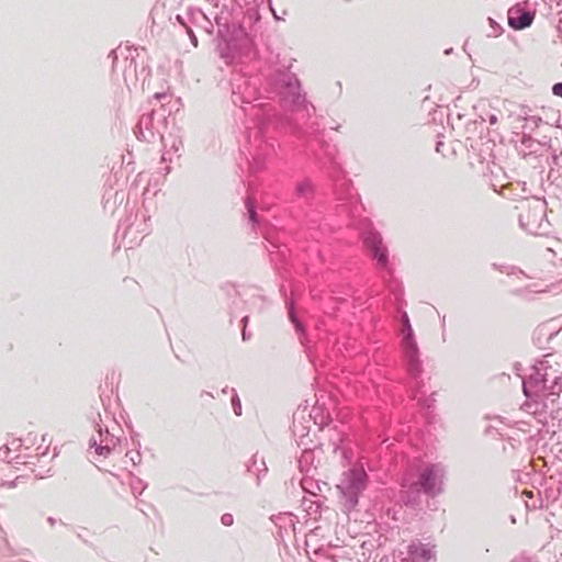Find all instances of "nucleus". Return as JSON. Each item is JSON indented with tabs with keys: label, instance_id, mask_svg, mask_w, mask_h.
<instances>
[{
	"label": "nucleus",
	"instance_id": "8",
	"mask_svg": "<svg viewBox=\"0 0 562 562\" xmlns=\"http://www.w3.org/2000/svg\"><path fill=\"white\" fill-rule=\"evenodd\" d=\"M334 193L336 199L344 203L351 204V212H358V200L359 196L353 192L352 182L350 179L342 177L339 179L338 177L334 178Z\"/></svg>",
	"mask_w": 562,
	"mask_h": 562
},
{
	"label": "nucleus",
	"instance_id": "24",
	"mask_svg": "<svg viewBox=\"0 0 562 562\" xmlns=\"http://www.w3.org/2000/svg\"><path fill=\"white\" fill-rule=\"evenodd\" d=\"M246 207H247L249 221L254 224L257 223L258 215H257L256 207H255L254 203L251 201L247 200Z\"/></svg>",
	"mask_w": 562,
	"mask_h": 562
},
{
	"label": "nucleus",
	"instance_id": "4",
	"mask_svg": "<svg viewBox=\"0 0 562 562\" xmlns=\"http://www.w3.org/2000/svg\"><path fill=\"white\" fill-rule=\"evenodd\" d=\"M368 474L363 468H351L344 473L337 488L340 494V502L347 512L356 508L359 496L367 488Z\"/></svg>",
	"mask_w": 562,
	"mask_h": 562
},
{
	"label": "nucleus",
	"instance_id": "42",
	"mask_svg": "<svg viewBox=\"0 0 562 562\" xmlns=\"http://www.w3.org/2000/svg\"><path fill=\"white\" fill-rule=\"evenodd\" d=\"M241 322L244 323V325H246V324H247V322H248V316H244V317L241 318Z\"/></svg>",
	"mask_w": 562,
	"mask_h": 562
},
{
	"label": "nucleus",
	"instance_id": "43",
	"mask_svg": "<svg viewBox=\"0 0 562 562\" xmlns=\"http://www.w3.org/2000/svg\"><path fill=\"white\" fill-rule=\"evenodd\" d=\"M246 336H248V333H246V330L244 329V330H243V339H244V340H246V339H247V337H246Z\"/></svg>",
	"mask_w": 562,
	"mask_h": 562
},
{
	"label": "nucleus",
	"instance_id": "45",
	"mask_svg": "<svg viewBox=\"0 0 562 562\" xmlns=\"http://www.w3.org/2000/svg\"><path fill=\"white\" fill-rule=\"evenodd\" d=\"M177 20L184 25V22H183L181 15H177Z\"/></svg>",
	"mask_w": 562,
	"mask_h": 562
},
{
	"label": "nucleus",
	"instance_id": "16",
	"mask_svg": "<svg viewBox=\"0 0 562 562\" xmlns=\"http://www.w3.org/2000/svg\"><path fill=\"white\" fill-rule=\"evenodd\" d=\"M361 237L363 240V246H382V236L380 232H378L371 223H366L361 231Z\"/></svg>",
	"mask_w": 562,
	"mask_h": 562
},
{
	"label": "nucleus",
	"instance_id": "17",
	"mask_svg": "<svg viewBox=\"0 0 562 562\" xmlns=\"http://www.w3.org/2000/svg\"><path fill=\"white\" fill-rule=\"evenodd\" d=\"M247 471L256 476V484L259 486L261 479L266 475L268 468L265 460L254 454L247 463Z\"/></svg>",
	"mask_w": 562,
	"mask_h": 562
},
{
	"label": "nucleus",
	"instance_id": "19",
	"mask_svg": "<svg viewBox=\"0 0 562 562\" xmlns=\"http://www.w3.org/2000/svg\"><path fill=\"white\" fill-rule=\"evenodd\" d=\"M319 131V125L316 122H312L307 130L303 128L299 123H291V132L299 138H307L310 134L316 135Z\"/></svg>",
	"mask_w": 562,
	"mask_h": 562
},
{
	"label": "nucleus",
	"instance_id": "38",
	"mask_svg": "<svg viewBox=\"0 0 562 562\" xmlns=\"http://www.w3.org/2000/svg\"><path fill=\"white\" fill-rule=\"evenodd\" d=\"M19 480H20V476H18L14 481H10V482H8V483H7V485H8L10 488H12V487L16 486L18 481H19Z\"/></svg>",
	"mask_w": 562,
	"mask_h": 562
},
{
	"label": "nucleus",
	"instance_id": "2",
	"mask_svg": "<svg viewBox=\"0 0 562 562\" xmlns=\"http://www.w3.org/2000/svg\"><path fill=\"white\" fill-rule=\"evenodd\" d=\"M401 322V351L406 370L409 376L414 380V387L416 389L414 397L417 398V401L422 403L424 406L430 407V401L426 400L425 402H422V397L418 396V394L422 393L423 387V381L419 380L423 373V362L420 360L419 347L416 341L415 334L406 312L402 313Z\"/></svg>",
	"mask_w": 562,
	"mask_h": 562
},
{
	"label": "nucleus",
	"instance_id": "36",
	"mask_svg": "<svg viewBox=\"0 0 562 562\" xmlns=\"http://www.w3.org/2000/svg\"><path fill=\"white\" fill-rule=\"evenodd\" d=\"M214 21H215V23L217 24L218 27L220 26H225V23H222V18L218 16L217 14L214 15Z\"/></svg>",
	"mask_w": 562,
	"mask_h": 562
},
{
	"label": "nucleus",
	"instance_id": "29",
	"mask_svg": "<svg viewBox=\"0 0 562 562\" xmlns=\"http://www.w3.org/2000/svg\"><path fill=\"white\" fill-rule=\"evenodd\" d=\"M239 90H240V87L236 86L235 83H233V95L236 97L237 94L240 93L241 94V100L245 101V102H249V97L250 95L246 97L245 93L244 92L241 93Z\"/></svg>",
	"mask_w": 562,
	"mask_h": 562
},
{
	"label": "nucleus",
	"instance_id": "12",
	"mask_svg": "<svg viewBox=\"0 0 562 562\" xmlns=\"http://www.w3.org/2000/svg\"><path fill=\"white\" fill-rule=\"evenodd\" d=\"M317 187L316 183L308 177L297 181L294 187L295 196L306 205H311L315 195Z\"/></svg>",
	"mask_w": 562,
	"mask_h": 562
},
{
	"label": "nucleus",
	"instance_id": "15",
	"mask_svg": "<svg viewBox=\"0 0 562 562\" xmlns=\"http://www.w3.org/2000/svg\"><path fill=\"white\" fill-rule=\"evenodd\" d=\"M285 305L288 308V317H289L290 322L293 324L295 331L299 335V339H300L301 344L303 346H305L306 345L305 327L296 315L294 302L292 300L286 301Z\"/></svg>",
	"mask_w": 562,
	"mask_h": 562
},
{
	"label": "nucleus",
	"instance_id": "21",
	"mask_svg": "<svg viewBox=\"0 0 562 562\" xmlns=\"http://www.w3.org/2000/svg\"><path fill=\"white\" fill-rule=\"evenodd\" d=\"M371 257L378 262V265L382 268H389V252L387 248H370Z\"/></svg>",
	"mask_w": 562,
	"mask_h": 562
},
{
	"label": "nucleus",
	"instance_id": "20",
	"mask_svg": "<svg viewBox=\"0 0 562 562\" xmlns=\"http://www.w3.org/2000/svg\"><path fill=\"white\" fill-rule=\"evenodd\" d=\"M322 148L325 151V156L330 162V169L337 173H344L341 166L336 161V149L330 148L325 142L322 143Z\"/></svg>",
	"mask_w": 562,
	"mask_h": 562
},
{
	"label": "nucleus",
	"instance_id": "28",
	"mask_svg": "<svg viewBox=\"0 0 562 562\" xmlns=\"http://www.w3.org/2000/svg\"><path fill=\"white\" fill-rule=\"evenodd\" d=\"M221 522L226 526V527H229L234 524V517L232 514L229 513H225L222 515L221 517Z\"/></svg>",
	"mask_w": 562,
	"mask_h": 562
},
{
	"label": "nucleus",
	"instance_id": "34",
	"mask_svg": "<svg viewBox=\"0 0 562 562\" xmlns=\"http://www.w3.org/2000/svg\"><path fill=\"white\" fill-rule=\"evenodd\" d=\"M188 34L190 36L191 43L196 47L198 46V38L193 31L191 29H188Z\"/></svg>",
	"mask_w": 562,
	"mask_h": 562
},
{
	"label": "nucleus",
	"instance_id": "11",
	"mask_svg": "<svg viewBox=\"0 0 562 562\" xmlns=\"http://www.w3.org/2000/svg\"><path fill=\"white\" fill-rule=\"evenodd\" d=\"M276 153V144L273 140H262L255 149L250 169L252 172H259L266 168L267 159Z\"/></svg>",
	"mask_w": 562,
	"mask_h": 562
},
{
	"label": "nucleus",
	"instance_id": "26",
	"mask_svg": "<svg viewBox=\"0 0 562 562\" xmlns=\"http://www.w3.org/2000/svg\"><path fill=\"white\" fill-rule=\"evenodd\" d=\"M488 22L491 27L493 29V32L488 34V36L497 37L502 34L503 29L492 19L488 18Z\"/></svg>",
	"mask_w": 562,
	"mask_h": 562
},
{
	"label": "nucleus",
	"instance_id": "37",
	"mask_svg": "<svg viewBox=\"0 0 562 562\" xmlns=\"http://www.w3.org/2000/svg\"><path fill=\"white\" fill-rule=\"evenodd\" d=\"M488 123H490L491 125L496 124V123H497V116H496L495 114H491V115L488 116Z\"/></svg>",
	"mask_w": 562,
	"mask_h": 562
},
{
	"label": "nucleus",
	"instance_id": "23",
	"mask_svg": "<svg viewBox=\"0 0 562 562\" xmlns=\"http://www.w3.org/2000/svg\"><path fill=\"white\" fill-rule=\"evenodd\" d=\"M231 403L235 415H241V402L235 389H231Z\"/></svg>",
	"mask_w": 562,
	"mask_h": 562
},
{
	"label": "nucleus",
	"instance_id": "32",
	"mask_svg": "<svg viewBox=\"0 0 562 562\" xmlns=\"http://www.w3.org/2000/svg\"><path fill=\"white\" fill-rule=\"evenodd\" d=\"M125 61L127 63V66L125 67V72H126L127 70H130V71H132V72H135V70H136V64L134 63V60H133V59H131V60H125Z\"/></svg>",
	"mask_w": 562,
	"mask_h": 562
},
{
	"label": "nucleus",
	"instance_id": "47",
	"mask_svg": "<svg viewBox=\"0 0 562 562\" xmlns=\"http://www.w3.org/2000/svg\"><path fill=\"white\" fill-rule=\"evenodd\" d=\"M36 477H40V479H44L46 475L45 474H42V473H38V474H35Z\"/></svg>",
	"mask_w": 562,
	"mask_h": 562
},
{
	"label": "nucleus",
	"instance_id": "5",
	"mask_svg": "<svg viewBox=\"0 0 562 562\" xmlns=\"http://www.w3.org/2000/svg\"><path fill=\"white\" fill-rule=\"evenodd\" d=\"M446 468L440 463L427 464L419 473L417 484L427 496L435 497L443 492Z\"/></svg>",
	"mask_w": 562,
	"mask_h": 562
},
{
	"label": "nucleus",
	"instance_id": "48",
	"mask_svg": "<svg viewBox=\"0 0 562 562\" xmlns=\"http://www.w3.org/2000/svg\"><path fill=\"white\" fill-rule=\"evenodd\" d=\"M559 261H560V262H559L558 265H559V266H562V258H560V259H559Z\"/></svg>",
	"mask_w": 562,
	"mask_h": 562
},
{
	"label": "nucleus",
	"instance_id": "22",
	"mask_svg": "<svg viewBox=\"0 0 562 562\" xmlns=\"http://www.w3.org/2000/svg\"><path fill=\"white\" fill-rule=\"evenodd\" d=\"M130 486L132 493L136 496L140 495L146 490L147 484L142 479L131 474Z\"/></svg>",
	"mask_w": 562,
	"mask_h": 562
},
{
	"label": "nucleus",
	"instance_id": "33",
	"mask_svg": "<svg viewBox=\"0 0 562 562\" xmlns=\"http://www.w3.org/2000/svg\"><path fill=\"white\" fill-rule=\"evenodd\" d=\"M9 452H10V448L8 446H3L0 448V457L3 458V459H7L9 456Z\"/></svg>",
	"mask_w": 562,
	"mask_h": 562
},
{
	"label": "nucleus",
	"instance_id": "3",
	"mask_svg": "<svg viewBox=\"0 0 562 562\" xmlns=\"http://www.w3.org/2000/svg\"><path fill=\"white\" fill-rule=\"evenodd\" d=\"M274 82L280 89L282 99L293 111H304L308 117L315 112L314 105L310 103L305 94L301 92V83L294 74L290 71H278L274 77Z\"/></svg>",
	"mask_w": 562,
	"mask_h": 562
},
{
	"label": "nucleus",
	"instance_id": "49",
	"mask_svg": "<svg viewBox=\"0 0 562 562\" xmlns=\"http://www.w3.org/2000/svg\"><path fill=\"white\" fill-rule=\"evenodd\" d=\"M561 284H562V280H561ZM561 291H562V286H561Z\"/></svg>",
	"mask_w": 562,
	"mask_h": 562
},
{
	"label": "nucleus",
	"instance_id": "27",
	"mask_svg": "<svg viewBox=\"0 0 562 562\" xmlns=\"http://www.w3.org/2000/svg\"><path fill=\"white\" fill-rule=\"evenodd\" d=\"M126 457L133 462L134 465L139 464L142 461V456L139 451H131L126 453Z\"/></svg>",
	"mask_w": 562,
	"mask_h": 562
},
{
	"label": "nucleus",
	"instance_id": "14",
	"mask_svg": "<svg viewBox=\"0 0 562 562\" xmlns=\"http://www.w3.org/2000/svg\"><path fill=\"white\" fill-rule=\"evenodd\" d=\"M526 128H527V123L522 126V130H526ZM519 135H520V139H519L518 150L524 156L537 154L540 150V148L542 147L540 142L533 139L529 134L525 133V131H522V133Z\"/></svg>",
	"mask_w": 562,
	"mask_h": 562
},
{
	"label": "nucleus",
	"instance_id": "41",
	"mask_svg": "<svg viewBox=\"0 0 562 562\" xmlns=\"http://www.w3.org/2000/svg\"><path fill=\"white\" fill-rule=\"evenodd\" d=\"M440 148H442V143L441 142H439L437 144L436 150L439 153L441 150Z\"/></svg>",
	"mask_w": 562,
	"mask_h": 562
},
{
	"label": "nucleus",
	"instance_id": "40",
	"mask_svg": "<svg viewBox=\"0 0 562 562\" xmlns=\"http://www.w3.org/2000/svg\"><path fill=\"white\" fill-rule=\"evenodd\" d=\"M47 522L53 527V526H55V524H56V519H55V518H53V517H48V518H47Z\"/></svg>",
	"mask_w": 562,
	"mask_h": 562
},
{
	"label": "nucleus",
	"instance_id": "30",
	"mask_svg": "<svg viewBox=\"0 0 562 562\" xmlns=\"http://www.w3.org/2000/svg\"><path fill=\"white\" fill-rule=\"evenodd\" d=\"M552 92L554 95L562 98V81L553 85Z\"/></svg>",
	"mask_w": 562,
	"mask_h": 562
},
{
	"label": "nucleus",
	"instance_id": "39",
	"mask_svg": "<svg viewBox=\"0 0 562 562\" xmlns=\"http://www.w3.org/2000/svg\"><path fill=\"white\" fill-rule=\"evenodd\" d=\"M231 389L232 387L225 386V387L222 389L221 393L224 394V395L231 394Z\"/></svg>",
	"mask_w": 562,
	"mask_h": 562
},
{
	"label": "nucleus",
	"instance_id": "25",
	"mask_svg": "<svg viewBox=\"0 0 562 562\" xmlns=\"http://www.w3.org/2000/svg\"><path fill=\"white\" fill-rule=\"evenodd\" d=\"M510 562H537V560L533 557H531L525 552H521V553L515 555L510 560Z\"/></svg>",
	"mask_w": 562,
	"mask_h": 562
},
{
	"label": "nucleus",
	"instance_id": "35",
	"mask_svg": "<svg viewBox=\"0 0 562 562\" xmlns=\"http://www.w3.org/2000/svg\"><path fill=\"white\" fill-rule=\"evenodd\" d=\"M169 98V95L167 93H155L153 99L156 100V101H160V100H165Z\"/></svg>",
	"mask_w": 562,
	"mask_h": 562
},
{
	"label": "nucleus",
	"instance_id": "9",
	"mask_svg": "<svg viewBox=\"0 0 562 562\" xmlns=\"http://www.w3.org/2000/svg\"><path fill=\"white\" fill-rule=\"evenodd\" d=\"M97 427L98 437L90 439V448H94L95 453L99 456L108 457L115 447L117 439L110 435L108 428L103 430L100 424H97Z\"/></svg>",
	"mask_w": 562,
	"mask_h": 562
},
{
	"label": "nucleus",
	"instance_id": "1",
	"mask_svg": "<svg viewBox=\"0 0 562 562\" xmlns=\"http://www.w3.org/2000/svg\"><path fill=\"white\" fill-rule=\"evenodd\" d=\"M562 391V369L558 362H552V356L547 355L533 367V373L522 380L524 394L532 398L540 394L559 395Z\"/></svg>",
	"mask_w": 562,
	"mask_h": 562
},
{
	"label": "nucleus",
	"instance_id": "13",
	"mask_svg": "<svg viewBox=\"0 0 562 562\" xmlns=\"http://www.w3.org/2000/svg\"><path fill=\"white\" fill-rule=\"evenodd\" d=\"M435 546L413 542L408 546V555L412 562H429L435 558Z\"/></svg>",
	"mask_w": 562,
	"mask_h": 562
},
{
	"label": "nucleus",
	"instance_id": "7",
	"mask_svg": "<svg viewBox=\"0 0 562 562\" xmlns=\"http://www.w3.org/2000/svg\"><path fill=\"white\" fill-rule=\"evenodd\" d=\"M544 202L540 200L527 201L521 205L519 223L529 232L536 229L544 217Z\"/></svg>",
	"mask_w": 562,
	"mask_h": 562
},
{
	"label": "nucleus",
	"instance_id": "46",
	"mask_svg": "<svg viewBox=\"0 0 562 562\" xmlns=\"http://www.w3.org/2000/svg\"><path fill=\"white\" fill-rule=\"evenodd\" d=\"M124 81H125V83H126L127 86H130V83H128V79H127V76H126V74H125V72H124Z\"/></svg>",
	"mask_w": 562,
	"mask_h": 562
},
{
	"label": "nucleus",
	"instance_id": "44",
	"mask_svg": "<svg viewBox=\"0 0 562 562\" xmlns=\"http://www.w3.org/2000/svg\"><path fill=\"white\" fill-rule=\"evenodd\" d=\"M246 336H248V333H246V330L244 329V330H243V339H244V340H246V339H247V337H246Z\"/></svg>",
	"mask_w": 562,
	"mask_h": 562
},
{
	"label": "nucleus",
	"instance_id": "10",
	"mask_svg": "<svg viewBox=\"0 0 562 562\" xmlns=\"http://www.w3.org/2000/svg\"><path fill=\"white\" fill-rule=\"evenodd\" d=\"M508 25L516 31L530 26L535 20V13L520 5H514L508 10Z\"/></svg>",
	"mask_w": 562,
	"mask_h": 562
},
{
	"label": "nucleus",
	"instance_id": "31",
	"mask_svg": "<svg viewBox=\"0 0 562 562\" xmlns=\"http://www.w3.org/2000/svg\"><path fill=\"white\" fill-rule=\"evenodd\" d=\"M181 148H182V140L181 139L175 140L172 143V145H171V150H173L175 153H179Z\"/></svg>",
	"mask_w": 562,
	"mask_h": 562
},
{
	"label": "nucleus",
	"instance_id": "18",
	"mask_svg": "<svg viewBox=\"0 0 562 562\" xmlns=\"http://www.w3.org/2000/svg\"><path fill=\"white\" fill-rule=\"evenodd\" d=\"M192 21L195 23V25L200 29H202L205 33L211 35L214 30L213 22L211 21L210 16L205 14L201 10H194L191 11Z\"/></svg>",
	"mask_w": 562,
	"mask_h": 562
},
{
	"label": "nucleus",
	"instance_id": "6",
	"mask_svg": "<svg viewBox=\"0 0 562 562\" xmlns=\"http://www.w3.org/2000/svg\"><path fill=\"white\" fill-rule=\"evenodd\" d=\"M156 116L157 111L155 109H151L149 112L142 114L134 131L138 139L151 143L158 135L160 138H162V135L160 134V127L166 116L165 113H160L158 117Z\"/></svg>",
	"mask_w": 562,
	"mask_h": 562
}]
</instances>
